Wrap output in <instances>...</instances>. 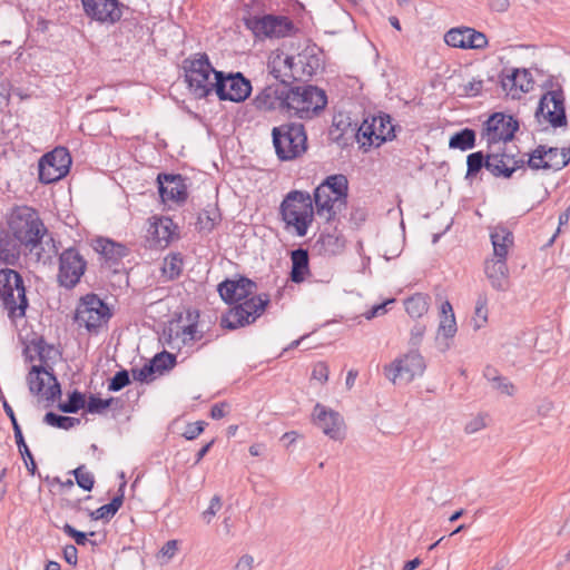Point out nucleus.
<instances>
[{
    "instance_id": "obj_1",
    "label": "nucleus",
    "mask_w": 570,
    "mask_h": 570,
    "mask_svg": "<svg viewBox=\"0 0 570 570\" xmlns=\"http://www.w3.org/2000/svg\"><path fill=\"white\" fill-rule=\"evenodd\" d=\"M348 180L342 175H331L313 194L316 214L327 224L340 223L338 216L347 207Z\"/></svg>"
},
{
    "instance_id": "obj_2",
    "label": "nucleus",
    "mask_w": 570,
    "mask_h": 570,
    "mask_svg": "<svg viewBox=\"0 0 570 570\" xmlns=\"http://www.w3.org/2000/svg\"><path fill=\"white\" fill-rule=\"evenodd\" d=\"M314 197L307 191L292 190L283 199L279 214L286 228H294L299 237L307 234L308 227L314 220Z\"/></svg>"
},
{
    "instance_id": "obj_3",
    "label": "nucleus",
    "mask_w": 570,
    "mask_h": 570,
    "mask_svg": "<svg viewBox=\"0 0 570 570\" xmlns=\"http://www.w3.org/2000/svg\"><path fill=\"white\" fill-rule=\"evenodd\" d=\"M9 230L30 250L39 246L47 228L39 213L29 206H16L8 218Z\"/></svg>"
},
{
    "instance_id": "obj_4",
    "label": "nucleus",
    "mask_w": 570,
    "mask_h": 570,
    "mask_svg": "<svg viewBox=\"0 0 570 570\" xmlns=\"http://www.w3.org/2000/svg\"><path fill=\"white\" fill-rule=\"evenodd\" d=\"M276 156L282 161L301 157L307 149V135L303 124L285 122L272 129Z\"/></svg>"
},
{
    "instance_id": "obj_5",
    "label": "nucleus",
    "mask_w": 570,
    "mask_h": 570,
    "mask_svg": "<svg viewBox=\"0 0 570 570\" xmlns=\"http://www.w3.org/2000/svg\"><path fill=\"white\" fill-rule=\"evenodd\" d=\"M185 80L189 92L195 99H206L216 94V70L206 53H198L191 60H185Z\"/></svg>"
},
{
    "instance_id": "obj_6",
    "label": "nucleus",
    "mask_w": 570,
    "mask_h": 570,
    "mask_svg": "<svg viewBox=\"0 0 570 570\" xmlns=\"http://www.w3.org/2000/svg\"><path fill=\"white\" fill-rule=\"evenodd\" d=\"M0 298L11 320L23 317L28 307L22 276L14 269H0Z\"/></svg>"
},
{
    "instance_id": "obj_7",
    "label": "nucleus",
    "mask_w": 570,
    "mask_h": 570,
    "mask_svg": "<svg viewBox=\"0 0 570 570\" xmlns=\"http://www.w3.org/2000/svg\"><path fill=\"white\" fill-rule=\"evenodd\" d=\"M269 302V295L266 293L248 296L222 316V327L236 330L254 323L265 312Z\"/></svg>"
},
{
    "instance_id": "obj_8",
    "label": "nucleus",
    "mask_w": 570,
    "mask_h": 570,
    "mask_svg": "<svg viewBox=\"0 0 570 570\" xmlns=\"http://www.w3.org/2000/svg\"><path fill=\"white\" fill-rule=\"evenodd\" d=\"M289 117L313 119L318 116L327 105L325 91L316 86H294L292 92Z\"/></svg>"
},
{
    "instance_id": "obj_9",
    "label": "nucleus",
    "mask_w": 570,
    "mask_h": 570,
    "mask_svg": "<svg viewBox=\"0 0 570 570\" xmlns=\"http://www.w3.org/2000/svg\"><path fill=\"white\" fill-rule=\"evenodd\" d=\"M244 23L253 32L255 38H285L294 33V22L286 16L277 14H249L244 18Z\"/></svg>"
},
{
    "instance_id": "obj_10",
    "label": "nucleus",
    "mask_w": 570,
    "mask_h": 570,
    "mask_svg": "<svg viewBox=\"0 0 570 570\" xmlns=\"http://www.w3.org/2000/svg\"><path fill=\"white\" fill-rule=\"evenodd\" d=\"M293 85L285 81L268 82L252 100L253 106L264 112L282 111L289 114Z\"/></svg>"
},
{
    "instance_id": "obj_11",
    "label": "nucleus",
    "mask_w": 570,
    "mask_h": 570,
    "mask_svg": "<svg viewBox=\"0 0 570 570\" xmlns=\"http://www.w3.org/2000/svg\"><path fill=\"white\" fill-rule=\"evenodd\" d=\"M216 96L220 101L243 102L252 94L250 81L239 71L215 72Z\"/></svg>"
},
{
    "instance_id": "obj_12",
    "label": "nucleus",
    "mask_w": 570,
    "mask_h": 570,
    "mask_svg": "<svg viewBox=\"0 0 570 570\" xmlns=\"http://www.w3.org/2000/svg\"><path fill=\"white\" fill-rule=\"evenodd\" d=\"M111 317L108 305L96 294H87L76 309L75 320L89 332H95Z\"/></svg>"
},
{
    "instance_id": "obj_13",
    "label": "nucleus",
    "mask_w": 570,
    "mask_h": 570,
    "mask_svg": "<svg viewBox=\"0 0 570 570\" xmlns=\"http://www.w3.org/2000/svg\"><path fill=\"white\" fill-rule=\"evenodd\" d=\"M535 117L549 122L553 128L566 127L568 124L566 114V98L562 88L558 85L556 89L548 90L540 98Z\"/></svg>"
},
{
    "instance_id": "obj_14",
    "label": "nucleus",
    "mask_w": 570,
    "mask_h": 570,
    "mask_svg": "<svg viewBox=\"0 0 570 570\" xmlns=\"http://www.w3.org/2000/svg\"><path fill=\"white\" fill-rule=\"evenodd\" d=\"M87 269V261L76 247H68L59 254L57 281L60 286L72 289Z\"/></svg>"
},
{
    "instance_id": "obj_15",
    "label": "nucleus",
    "mask_w": 570,
    "mask_h": 570,
    "mask_svg": "<svg viewBox=\"0 0 570 570\" xmlns=\"http://www.w3.org/2000/svg\"><path fill=\"white\" fill-rule=\"evenodd\" d=\"M27 383L31 394L42 396L48 402L53 403L61 396V386L52 367L32 365L27 375Z\"/></svg>"
},
{
    "instance_id": "obj_16",
    "label": "nucleus",
    "mask_w": 570,
    "mask_h": 570,
    "mask_svg": "<svg viewBox=\"0 0 570 570\" xmlns=\"http://www.w3.org/2000/svg\"><path fill=\"white\" fill-rule=\"evenodd\" d=\"M71 165V156L67 148L57 147L43 155L38 164L39 180L45 184L58 181L67 176Z\"/></svg>"
},
{
    "instance_id": "obj_17",
    "label": "nucleus",
    "mask_w": 570,
    "mask_h": 570,
    "mask_svg": "<svg viewBox=\"0 0 570 570\" xmlns=\"http://www.w3.org/2000/svg\"><path fill=\"white\" fill-rule=\"evenodd\" d=\"M425 362L417 351H411L384 367L385 376L394 384H407L423 374Z\"/></svg>"
},
{
    "instance_id": "obj_18",
    "label": "nucleus",
    "mask_w": 570,
    "mask_h": 570,
    "mask_svg": "<svg viewBox=\"0 0 570 570\" xmlns=\"http://www.w3.org/2000/svg\"><path fill=\"white\" fill-rule=\"evenodd\" d=\"M519 129V121L510 115L494 112L484 124L482 136L489 145L510 141Z\"/></svg>"
},
{
    "instance_id": "obj_19",
    "label": "nucleus",
    "mask_w": 570,
    "mask_h": 570,
    "mask_svg": "<svg viewBox=\"0 0 570 570\" xmlns=\"http://www.w3.org/2000/svg\"><path fill=\"white\" fill-rule=\"evenodd\" d=\"M85 14L100 23L115 24L122 17L125 7L118 0H81Z\"/></svg>"
},
{
    "instance_id": "obj_20",
    "label": "nucleus",
    "mask_w": 570,
    "mask_h": 570,
    "mask_svg": "<svg viewBox=\"0 0 570 570\" xmlns=\"http://www.w3.org/2000/svg\"><path fill=\"white\" fill-rule=\"evenodd\" d=\"M256 289V283L246 276H239L237 279L226 278L217 286L220 298L229 305L238 304L255 294Z\"/></svg>"
},
{
    "instance_id": "obj_21",
    "label": "nucleus",
    "mask_w": 570,
    "mask_h": 570,
    "mask_svg": "<svg viewBox=\"0 0 570 570\" xmlns=\"http://www.w3.org/2000/svg\"><path fill=\"white\" fill-rule=\"evenodd\" d=\"M158 190L164 203H185L188 193L185 178L180 174L160 173L157 176Z\"/></svg>"
},
{
    "instance_id": "obj_22",
    "label": "nucleus",
    "mask_w": 570,
    "mask_h": 570,
    "mask_svg": "<svg viewBox=\"0 0 570 570\" xmlns=\"http://www.w3.org/2000/svg\"><path fill=\"white\" fill-rule=\"evenodd\" d=\"M313 416L316 425L325 435L335 441L344 438V421L338 412L317 403Z\"/></svg>"
},
{
    "instance_id": "obj_23",
    "label": "nucleus",
    "mask_w": 570,
    "mask_h": 570,
    "mask_svg": "<svg viewBox=\"0 0 570 570\" xmlns=\"http://www.w3.org/2000/svg\"><path fill=\"white\" fill-rule=\"evenodd\" d=\"M375 128L376 125L373 121V118L371 121L365 119L358 127L357 124H347L346 128L338 136H334V132L332 131V139L340 146L345 147L353 138H356L360 141L362 137L367 140L368 146H375Z\"/></svg>"
},
{
    "instance_id": "obj_24",
    "label": "nucleus",
    "mask_w": 570,
    "mask_h": 570,
    "mask_svg": "<svg viewBox=\"0 0 570 570\" xmlns=\"http://www.w3.org/2000/svg\"><path fill=\"white\" fill-rule=\"evenodd\" d=\"M268 75L274 78V81H285L292 85L296 80L294 72V57L276 55L269 59L267 63Z\"/></svg>"
},
{
    "instance_id": "obj_25",
    "label": "nucleus",
    "mask_w": 570,
    "mask_h": 570,
    "mask_svg": "<svg viewBox=\"0 0 570 570\" xmlns=\"http://www.w3.org/2000/svg\"><path fill=\"white\" fill-rule=\"evenodd\" d=\"M94 249L104 257L109 266L119 264L129 254L126 245L105 237H98L94 242Z\"/></svg>"
},
{
    "instance_id": "obj_26",
    "label": "nucleus",
    "mask_w": 570,
    "mask_h": 570,
    "mask_svg": "<svg viewBox=\"0 0 570 570\" xmlns=\"http://www.w3.org/2000/svg\"><path fill=\"white\" fill-rule=\"evenodd\" d=\"M502 88L513 98L520 92H528L532 89L533 80L527 69H513L510 75L501 79Z\"/></svg>"
},
{
    "instance_id": "obj_27",
    "label": "nucleus",
    "mask_w": 570,
    "mask_h": 570,
    "mask_svg": "<svg viewBox=\"0 0 570 570\" xmlns=\"http://www.w3.org/2000/svg\"><path fill=\"white\" fill-rule=\"evenodd\" d=\"M484 272L494 289L504 292L509 288L510 282L507 259H487Z\"/></svg>"
},
{
    "instance_id": "obj_28",
    "label": "nucleus",
    "mask_w": 570,
    "mask_h": 570,
    "mask_svg": "<svg viewBox=\"0 0 570 570\" xmlns=\"http://www.w3.org/2000/svg\"><path fill=\"white\" fill-rule=\"evenodd\" d=\"M23 246L9 229H0V261L6 265H17Z\"/></svg>"
},
{
    "instance_id": "obj_29",
    "label": "nucleus",
    "mask_w": 570,
    "mask_h": 570,
    "mask_svg": "<svg viewBox=\"0 0 570 570\" xmlns=\"http://www.w3.org/2000/svg\"><path fill=\"white\" fill-rule=\"evenodd\" d=\"M493 255L499 259H507L509 248L513 245V234L505 226L498 225L490 232Z\"/></svg>"
},
{
    "instance_id": "obj_30",
    "label": "nucleus",
    "mask_w": 570,
    "mask_h": 570,
    "mask_svg": "<svg viewBox=\"0 0 570 570\" xmlns=\"http://www.w3.org/2000/svg\"><path fill=\"white\" fill-rule=\"evenodd\" d=\"M316 245L320 246V252L323 255L335 256L344 250L345 238L337 232V225H335L332 233L327 232L320 235Z\"/></svg>"
},
{
    "instance_id": "obj_31",
    "label": "nucleus",
    "mask_w": 570,
    "mask_h": 570,
    "mask_svg": "<svg viewBox=\"0 0 570 570\" xmlns=\"http://www.w3.org/2000/svg\"><path fill=\"white\" fill-rule=\"evenodd\" d=\"M292 269L289 273L291 281L293 283H302L306 275L309 273V257L308 250L304 248H297L291 253Z\"/></svg>"
},
{
    "instance_id": "obj_32",
    "label": "nucleus",
    "mask_w": 570,
    "mask_h": 570,
    "mask_svg": "<svg viewBox=\"0 0 570 570\" xmlns=\"http://www.w3.org/2000/svg\"><path fill=\"white\" fill-rule=\"evenodd\" d=\"M320 67L321 60L316 55L303 52L296 58L294 57V72L296 73V80L313 77Z\"/></svg>"
},
{
    "instance_id": "obj_33",
    "label": "nucleus",
    "mask_w": 570,
    "mask_h": 570,
    "mask_svg": "<svg viewBox=\"0 0 570 570\" xmlns=\"http://www.w3.org/2000/svg\"><path fill=\"white\" fill-rule=\"evenodd\" d=\"M126 487V481H124L118 490V494L111 499V501L107 504L101 505L95 511H88L89 517L92 520H104L108 522L121 508L124 503V490Z\"/></svg>"
},
{
    "instance_id": "obj_34",
    "label": "nucleus",
    "mask_w": 570,
    "mask_h": 570,
    "mask_svg": "<svg viewBox=\"0 0 570 570\" xmlns=\"http://www.w3.org/2000/svg\"><path fill=\"white\" fill-rule=\"evenodd\" d=\"M376 125L375 147H380L383 142L395 138V126L392 124V118L387 114H381L373 117Z\"/></svg>"
},
{
    "instance_id": "obj_35",
    "label": "nucleus",
    "mask_w": 570,
    "mask_h": 570,
    "mask_svg": "<svg viewBox=\"0 0 570 570\" xmlns=\"http://www.w3.org/2000/svg\"><path fill=\"white\" fill-rule=\"evenodd\" d=\"M440 312L441 321L439 324V334L443 335L445 338H451L455 335L458 327L453 308L449 301L441 304Z\"/></svg>"
},
{
    "instance_id": "obj_36",
    "label": "nucleus",
    "mask_w": 570,
    "mask_h": 570,
    "mask_svg": "<svg viewBox=\"0 0 570 570\" xmlns=\"http://www.w3.org/2000/svg\"><path fill=\"white\" fill-rule=\"evenodd\" d=\"M510 157L502 154H488V166L487 170H489L494 177H504L510 178L514 173V168H510L507 165V159Z\"/></svg>"
},
{
    "instance_id": "obj_37",
    "label": "nucleus",
    "mask_w": 570,
    "mask_h": 570,
    "mask_svg": "<svg viewBox=\"0 0 570 570\" xmlns=\"http://www.w3.org/2000/svg\"><path fill=\"white\" fill-rule=\"evenodd\" d=\"M546 151L547 169L560 170L570 163V147H546Z\"/></svg>"
},
{
    "instance_id": "obj_38",
    "label": "nucleus",
    "mask_w": 570,
    "mask_h": 570,
    "mask_svg": "<svg viewBox=\"0 0 570 570\" xmlns=\"http://www.w3.org/2000/svg\"><path fill=\"white\" fill-rule=\"evenodd\" d=\"M430 297L422 293H416L404 301L406 313L413 317L419 318L423 316L429 309Z\"/></svg>"
},
{
    "instance_id": "obj_39",
    "label": "nucleus",
    "mask_w": 570,
    "mask_h": 570,
    "mask_svg": "<svg viewBox=\"0 0 570 570\" xmlns=\"http://www.w3.org/2000/svg\"><path fill=\"white\" fill-rule=\"evenodd\" d=\"M219 222L218 209L215 206H208L198 214L196 227L199 232L210 233Z\"/></svg>"
},
{
    "instance_id": "obj_40",
    "label": "nucleus",
    "mask_w": 570,
    "mask_h": 570,
    "mask_svg": "<svg viewBox=\"0 0 570 570\" xmlns=\"http://www.w3.org/2000/svg\"><path fill=\"white\" fill-rule=\"evenodd\" d=\"M475 146V131L471 128H463L453 134L449 140L451 149H460L462 151L472 149Z\"/></svg>"
},
{
    "instance_id": "obj_41",
    "label": "nucleus",
    "mask_w": 570,
    "mask_h": 570,
    "mask_svg": "<svg viewBox=\"0 0 570 570\" xmlns=\"http://www.w3.org/2000/svg\"><path fill=\"white\" fill-rule=\"evenodd\" d=\"M469 27L453 28L444 35V41L448 46L453 48L470 49Z\"/></svg>"
},
{
    "instance_id": "obj_42",
    "label": "nucleus",
    "mask_w": 570,
    "mask_h": 570,
    "mask_svg": "<svg viewBox=\"0 0 570 570\" xmlns=\"http://www.w3.org/2000/svg\"><path fill=\"white\" fill-rule=\"evenodd\" d=\"M43 422L53 428L70 430L80 424V419L59 415L55 412H47L43 416Z\"/></svg>"
},
{
    "instance_id": "obj_43",
    "label": "nucleus",
    "mask_w": 570,
    "mask_h": 570,
    "mask_svg": "<svg viewBox=\"0 0 570 570\" xmlns=\"http://www.w3.org/2000/svg\"><path fill=\"white\" fill-rule=\"evenodd\" d=\"M86 396L78 390H73L68 394L66 402L59 403L58 409L63 413H77L86 406Z\"/></svg>"
},
{
    "instance_id": "obj_44",
    "label": "nucleus",
    "mask_w": 570,
    "mask_h": 570,
    "mask_svg": "<svg viewBox=\"0 0 570 570\" xmlns=\"http://www.w3.org/2000/svg\"><path fill=\"white\" fill-rule=\"evenodd\" d=\"M14 439H16L18 450L21 454L22 460L24 461L28 472L31 475H35L36 471H37V464H36V461L33 459L31 451L29 450V448L24 441L22 431H18V433L14 434Z\"/></svg>"
},
{
    "instance_id": "obj_45",
    "label": "nucleus",
    "mask_w": 570,
    "mask_h": 570,
    "mask_svg": "<svg viewBox=\"0 0 570 570\" xmlns=\"http://www.w3.org/2000/svg\"><path fill=\"white\" fill-rule=\"evenodd\" d=\"M488 166V154L484 155L483 151H475L466 157V175L465 178L475 177L480 170L484 167L487 169Z\"/></svg>"
},
{
    "instance_id": "obj_46",
    "label": "nucleus",
    "mask_w": 570,
    "mask_h": 570,
    "mask_svg": "<svg viewBox=\"0 0 570 570\" xmlns=\"http://www.w3.org/2000/svg\"><path fill=\"white\" fill-rule=\"evenodd\" d=\"M150 363L153 364L156 373L163 374L165 371H168L175 366L176 355L167 351H163L160 353H157L150 360Z\"/></svg>"
},
{
    "instance_id": "obj_47",
    "label": "nucleus",
    "mask_w": 570,
    "mask_h": 570,
    "mask_svg": "<svg viewBox=\"0 0 570 570\" xmlns=\"http://www.w3.org/2000/svg\"><path fill=\"white\" fill-rule=\"evenodd\" d=\"M170 225H171V219L165 218V219H159L158 223H155L151 226L149 232H150V234H153V236L156 238V240L159 245H161L163 242L165 243V245H167L169 243L170 237H171Z\"/></svg>"
},
{
    "instance_id": "obj_48",
    "label": "nucleus",
    "mask_w": 570,
    "mask_h": 570,
    "mask_svg": "<svg viewBox=\"0 0 570 570\" xmlns=\"http://www.w3.org/2000/svg\"><path fill=\"white\" fill-rule=\"evenodd\" d=\"M163 272L169 279L178 278L183 272V258L179 255L168 256L165 259Z\"/></svg>"
},
{
    "instance_id": "obj_49",
    "label": "nucleus",
    "mask_w": 570,
    "mask_h": 570,
    "mask_svg": "<svg viewBox=\"0 0 570 570\" xmlns=\"http://www.w3.org/2000/svg\"><path fill=\"white\" fill-rule=\"evenodd\" d=\"M546 154V146L539 145L532 153L529 154V159L527 160L528 167L533 170L547 169Z\"/></svg>"
},
{
    "instance_id": "obj_50",
    "label": "nucleus",
    "mask_w": 570,
    "mask_h": 570,
    "mask_svg": "<svg viewBox=\"0 0 570 570\" xmlns=\"http://www.w3.org/2000/svg\"><path fill=\"white\" fill-rule=\"evenodd\" d=\"M115 401L114 397L109 399H100L96 395H90L87 403H86V410L88 413L91 414H101L104 411H106Z\"/></svg>"
},
{
    "instance_id": "obj_51",
    "label": "nucleus",
    "mask_w": 570,
    "mask_h": 570,
    "mask_svg": "<svg viewBox=\"0 0 570 570\" xmlns=\"http://www.w3.org/2000/svg\"><path fill=\"white\" fill-rule=\"evenodd\" d=\"M488 299L487 296L480 295L476 299L475 309H474V328H481L488 320Z\"/></svg>"
},
{
    "instance_id": "obj_52",
    "label": "nucleus",
    "mask_w": 570,
    "mask_h": 570,
    "mask_svg": "<svg viewBox=\"0 0 570 570\" xmlns=\"http://www.w3.org/2000/svg\"><path fill=\"white\" fill-rule=\"evenodd\" d=\"M73 475L76 478L77 484L86 490L90 491L95 484L94 474L85 469L83 465L78 466L73 470Z\"/></svg>"
},
{
    "instance_id": "obj_53",
    "label": "nucleus",
    "mask_w": 570,
    "mask_h": 570,
    "mask_svg": "<svg viewBox=\"0 0 570 570\" xmlns=\"http://www.w3.org/2000/svg\"><path fill=\"white\" fill-rule=\"evenodd\" d=\"M62 531L70 538H72L75 540V542L78 544V546H85L87 542H89L91 546H96L97 543L95 541H91V540H88L87 538V533L82 532V531H79L77 529H75L72 525H70L69 523H66L63 527H62ZM88 535H95V532L91 531L88 533Z\"/></svg>"
},
{
    "instance_id": "obj_54",
    "label": "nucleus",
    "mask_w": 570,
    "mask_h": 570,
    "mask_svg": "<svg viewBox=\"0 0 570 570\" xmlns=\"http://www.w3.org/2000/svg\"><path fill=\"white\" fill-rule=\"evenodd\" d=\"M130 383L129 373L127 370L118 371L109 381L108 390L110 392H118Z\"/></svg>"
},
{
    "instance_id": "obj_55",
    "label": "nucleus",
    "mask_w": 570,
    "mask_h": 570,
    "mask_svg": "<svg viewBox=\"0 0 570 570\" xmlns=\"http://www.w3.org/2000/svg\"><path fill=\"white\" fill-rule=\"evenodd\" d=\"M178 336H181L185 344L194 341H198L203 337V334H198L197 323L193 321L188 325H185L177 332Z\"/></svg>"
},
{
    "instance_id": "obj_56",
    "label": "nucleus",
    "mask_w": 570,
    "mask_h": 570,
    "mask_svg": "<svg viewBox=\"0 0 570 570\" xmlns=\"http://www.w3.org/2000/svg\"><path fill=\"white\" fill-rule=\"evenodd\" d=\"M31 345L33 346L39 360L42 363H46L49 358L50 352L53 350V346L48 344L43 337L32 340Z\"/></svg>"
},
{
    "instance_id": "obj_57",
    "label": "nucleus",
    "mask_w": 570,
    "mask_h": 570,
    "mask_svg": "<svg viewBox=\"0 0 570 570\" xmlns=\"http://www.w3.org/2000/svg\"><path fill=\"white\" fill-rule=\"evenodd\" d=\"M469 37H470V49H483L488 46V39L487 36L480 31H476L475 29L471 28V30H468Z\"/></svg>"
},
{
    "instance_id": "obj_58",
    "label": "nucleus",
    "mask_w": 570,
    "mask_h": 570,
    "mask_svg": "<svg viewBox=\"0 0 570 570\" xmlns=\"http://www.w3.org/2000/svg\"><path fill=\"white\" fill-rule=\"evenodd\" d=\"M206 425H207V423L204 422V421H197V422H194V423H189L186 426V430L183 433V436L186 440H195L196 438H198L203 433V431H204Z\"/></svg>"
},
{
    "instance_id": "obj_59",
    "label": "nucleus",
    "mask_w": 570,
    "mask_h": 570,
    "mask_svg": "<svg viewBox=\"0 0 570 570\" xmlns=\"http://www.w3.org/2000/svg\"><path fill=\"white\" fill-rule=\"evenodd\" d=\"M154 374H156V371L150 361L142 367L132 370L134 379L139 382L148 381Z\"/></svg>"
},
{
    "instance_id": "obj_60",
    "label": "nucleus",
    "mask_w": 570,
    "mask_h": 570,
    "mask_svg": "<svg viewBox=\"0 0 570 570\" xmlns=\"http://www.w3.org/2000/svg\"><path fill=\"white\" fill-rule=\"evenodd\" d=\"M222 508V500L219 495H214L210 500L209 507L203 512V519L206 523H210L212 519Z\"/></svg>"
},
{
    "instance_id": "obj_61",
    "label": "nucleus",
    "mask_w": 570,
    "mask_h": 570,
    "mask_svg": "<svg viewBox=\"0 0 570 570\" xmlns=\"http://www.w3.org/2000/svg\"><path fill=\"white\" fill-rule=\"evenodd\" d=\"M483 89V80L473 79L463 85V95L468 97H475L481 94Z\"/></svg>"
},
{
    "instance_id": "obj_62",
    "label": "nucleus",
    "mask_w": 570,
    "mask_h": 570,
    "mask_svg": "<svg viewBox=\"0 0 570 570\" xmlns=\"http://www.w3.org/2000/svg\"><path fill=\"white\" fill-rule=\"evenodd\" d=\"M328 366L325 362H318L314 365L312 371V379L325 383L328 380Z\"/></svg>"
},
{
    "instance_id": "obj_63",
    "label": "nucleus",
    "mask_w": 570,
    "mask_h": 570,
    "mask_svg": "<svg viewBox=\"0 0 570 570\" xmlns=\"http://www.w3.org/2000/svg\"><path fill=\"white\" fill-rule=\"evenodd\" d=\"M426 326L421 323H416L411 330L410 345L417 347L425 334Z\"/></svg>"
},
{
    "instance_id": "obj_64",
    "label": "nucleus",
    "mask_w": 570,
    "mask_h": 570,
    "mask_svg": "<svg viewBox=\"0 0 570 570\" xmlns=\"http://www.w3.org/2000/svg\"><path fill=\"white\" fill-rule=\"evenodd\" d=\"M492 384L493 389L500 391L502 394L509 396H512L514 394L515 387L507 377L500 376L499 380Z\"/></svg>"
}]
</instances>
